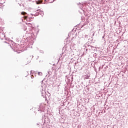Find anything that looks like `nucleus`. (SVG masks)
I'll return each instance as SVG.
<instances>
[{"label": "nucleus", "instance_id": "nucleus-5", "mask_svg": "<svg viewBox=\"0 0 128 128\" xmlns=\"http://www.w3.org/2000/svg\"><path fill=\"white\" fill-rule=\"evenodd\" d=\"M37 4H40V3L36 2Z\"/></svg>", "mask_w": 128, "mask_h": 128}, {"label": "nucleus", "instance_id": "nucleus-1", "mask_svg": "<svg viewBox=\"0 0 128 128\" xmlns=\"http://www.w3.org/2000/svg\"><path fill=\"white\" fill-rule=\"evenodd\" d=\"M4 46H8V42H4Z\"/></svg>", "mask_w": 128, "mask_h": 128}, {"label": "nucleus", "instance_id": "nucleus-4", "mask_svg": "<svg viewBox=\"0 0 128 128\" xmlns=\"http://www.w3.org/2000/svg\"><path fill=\"white\" fill-rule=\"evenodd\" d=\"M24 20H26V18H28V16H24Z\"/></svg>", "mask_w": 128, "mask_h": 128}, {"label": "nucleus", "instance_id": "nucleus-6", "mask_svg": "<svg viewBox=\"0 0 128 128\" xmlns=\"http://www.w3.org/2000/svg\"><path fill=\"white\" fill-rule=\"evenodd\" d=\"M38 74H40V72H38Z\"/></svg>", "mask_w": 128, "mask_h": 128}, {"label": "nucleus", "instance_id": "nucleus-3", "mask_svg": "<svg viewBox=\"0 0 128 128\" xmlns=\"http://www.w3.org/2000/svg\"><path fill=\"white\" fill-rule=\"evenodd\" d=\"M85 80H88V78H90V76H87L84 78Z\"/></svg>", "mask_w": 128, "mask_h": 128}, {"label": "nucleus", "instance_id": "nucleus-2", "mask_svg": "<svg viewBox=\"0 0 128 128\" xmlns=\"http://www.w3.org/2000/svg\"><path fill=\"white\" fill-rule=\"evenodd\" d=\"M21 14L24 16V14H26V12H22Z\"/></svg>", "mask_w": 128, "mask_h": 128}]
</instances>
